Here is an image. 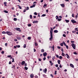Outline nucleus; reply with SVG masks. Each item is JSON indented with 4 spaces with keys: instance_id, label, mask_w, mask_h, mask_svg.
I'll return each mask as SVG.
<instances>
[{
    "instance_id": "obj_1",
    "label": "nucleus",
    "mask_w": 78,
    "mask_h": 78,
    "mask_svg": "<svg viewBox=\"0 0 78 78\" xmlns=\"http://www.w3.org/2000/svg\"><path fill=\"white\" fill-rule=\"evenodd\" d=\"M50 37L49 38V41H52L53 40V28H51L50 31Z\"/></svg>"
},
{
    "instance_id": "obj_2",
    "label": "nucleus",
    "mask_w": 78,
    "mask_h": 78,
    "mask_svg": "<svg viewBox=\"0 0 78 78\" xmlns=\"http://www.w3.org/2000/svg\"><path fill=\"white\" fill-rule=\"evenodd\" d=\"M6 34L9 36H11V35H12V33L9 31L6 32Z\"/></svg>"
},
{
    "instance_id": "obj_3",
    "label": "nucleus",
    "mask_w": 78,
    "mask_h": 78,
    "mask_svg": "<svg viewBox=\"0 0 78 78\" xmlns=\"http://www.w3.org/2000/svg\"><path fill=\"white\" fill-rule=\"evenodd\" d=\"M71 46L73 48V49L76 50V49H75V48H76V46H75V45L74 44L72 43L71 44Z\"/></svg>"
},
{
    "instance_id": "obj_4",
    "label": "nucleus",
    "mask_w": 78,
    "mask_h": 78,
    "mask_svg": "<svg viewBox=\"0 0 78 78\" xmlns=\"http://www.w3.org/2000/svg\"><path fill=\"white\" fill-rule=\"evenodd\" d=\"M16 30V31H19L20 32H21V30H20V28H15Z\"/></svg>"
},
{
    "instance_id": "obj_5",
    "label": "nucleus",
    "mask_w": 78,
    "mask_h": 78,
    "mask_svg": "<svg viewBox=\"0 0 78 78\" xmlns=\"http://www.w3.org/2000/svg\"><path fill=\"white\" fill-rule=\"evenodd\" d=\"M71 22L73 23H76V21H75L74 20H71Z\"/></svg>"
},
{
    "instance_id": "obj_6",
    "label": "nucleus",
    "mask_w": 78,
    "mask_h": 78,
    "mask_svg": "<svg viewBox=\"0 0 78 78\" xmlns=\"http://www.w3.org/2000/svg\"><path fill=\"white\" fill-rule=\"evenodd\" d=\"M43 55L44 57H45V56L47 55V53L46 52H44L43 53Z\"/></svg>"
},
{
    "instance_id": "obj_7",
    "label": "nucleus",
    "mask_w": 78,
    "mask_h": 78,
    "mask_svg": "<svg viewBox=\"0 0 78 78\" xmlns=\"http://www.w3.org/2000/svg\"><path fill=\"white\" fill-rule=\"evenodd\" d=\"M64 42V45L65 46H66L67 49H68V48H69V46L67 45H66V43H65V42Z\"/></svg>"
},
{
    "instance_id": "obj_8",
    "label": "nucleus",
    "mask_w": 78,
    "mask_h": 78,
    "mask_svg": "<svg viewBox=\"0 0 78 78\" xmlns=\"http://www.w3.org/2000/svg\"><path fill=\"white\" fill-rule=\"evenodd\" d=\"M25 63V61H23L22 62L21 64L22 66H23Z\"/></svg>"
},
{
    "instance_id": "obj_9",
    "label": "nucleus",
    "mask_w": 78,
    "mask_h": 78,
    "mask_svg": "<svg viewBox=\"0 0 78 78\" xmlns=\"http://www.w3.org/2000/svg\"><path fill=\"white\" fill-rule=\"evenodd\" d=\"M60 5L63 8L64 7V6H65V5H64V4H60Z\"/></svg>"
},
{
    "instance_id": "obj_10",
    "label": "nucleus",
    "mask_w": 78,
    "mask_h": 78,
    "mask_svg": "<svg viewBox=\"0 0 78 78\" xmlns=\"http://www.w3.org/2000/svg\"><path fill=\"white\" fill-rule=\"evenodd\" d=\"M70 66L71 67H72V68H74V66H73V65L70 64Z\"/></svg>"
},
{
    "instance_id": "obj_11",
    "label": "nucleus",
    "mask_w": 78,
    "mask_h": 78,
    "mask_svg": "<svg viewBox=\"0 0 78 78\" xmlns=\"http://www.w3.org/2000/svg\"><path fill=\"white\" fill-rule=\"evenodd\" d=\"M36 6V4L34 5H33L30 6V8H34Z\"/></svg>"
},
{
    "instance_id": "obj_12",
    "label": "nucleus",
    "mask_w": 78,
    "mask_h": 78,
    "mask_svg": "<svg viewBox=\"0 0 78 78\" xmlns=\"http://www.w3.org/2000/svg\"><path fill=\"white\" fill-rule=\"evenodd\" d=\"M47 68H45L44 70L43 71V72H44L45 73H46V72H47Z\"/></svg>"
},
{
    "instance_id": "obj_13",
    "label": "nucleus",
    "mask_w": 78,
    "mask_h": 78,
    "mask_svg": "<svg viewBox=\"0 0 78 78\" xmlns=\"http://www.w3.org/2000/svg\"><path fill=\"white\" fill-rule=\"evenodd\" d=\"M66 56H67V58L68 59H69L70 58V56H69V55L67 54H66Z\"/></svg>"
},
{
    "instance_id": "obj_14",
    "label": "nucleus",
    "mask_w": 78,
    "mask_h": 78,
    "mask_svg": "<svg viewBox=\"0 0 78 78\" xmlns=\"http://www.w3.org/2000/svg\"><path fill=\"white\" fill-rule=\"evenodd\" d=\"M34 76V75H33V74H31L30 75V78H33Z\"/></svg>"
},
{
    "instance_id": "obj_15",
    "label": "nucleus",
    "mask_w": 78,
    "mask_h": 78,
    "mask_svg": "<svg viewBox=\"0 0 78 78\" xmlns=\"http://www.w3.org/2000/svg\"><path fill=\"white\" fill-rule=\"evenodd\" d=\"M57 62L58 63V64H60V63L61 62V61L59 60H58L57 61Z\"/></svg>"
},
{
    "instance_id": "obj_16",
    "label": "nucleus",
    "mask_w": 78,
    "mask_h": 78,
    "mask_svg": "<svg viewBox=\"0 0 78 78\" xmlns=\"http://www.w3.org/2000/svg\"><path fill=\"white\" fill-rule=\"evenodd\" d=\"M17 6L19 7V8L20 9H22V7L20 6L19 5H17Z\"/></svg>"
},
{
    "instance_id": "obj_17",
    "label": "nucleus",
    "mask_w": 78,
    "mask_h": 78,
    "mask_svg": "<svg viewBox=\"0 0 78 78\" xmlns=\"http://www.w3.org/2000/svg\"><path fill=\"white\" fill-rule=\"evenodd\" d=\"M64 42H63V43H62L60 44V45L61 46H62H62H63V45L64 44Z\"/></svg>"
},
{
    "instance_id": "obj_18",
    "label": "nucleus",
    "mask_w": 78,
    "mask_h": 78,
    "mask_svg": "<svg viewBox=\"0 0 78 78\" xmlns=\"http://www.w3.org/2000/svg\"><path fill=\"white\" fill-rule=\"evenodd\" d=\"M37 22H38L37 21H34L33 22V23H37Z\"/></svg>"
},
{
    "instance_id": "obj_19",
    "label": "nucleus",
    "mask_w": 78,
    "mask_h": 78,
    "mask_svg": "<svg viewBox=\"0 0 78 78\" xmlns=\"http://www.w3.org/2000/svg\"><path fill=\"white\" fill-rule=\"evenodd\" d=\"M65 21H66V23H69V20H65Z\"/></svg>"
},
{
    "instance_id": "obj_20",
    "label": "nucleus",
    "mask_w": 78,
    "mask_h": 78,
    "mask_svg": "<svg viewBox=\"0 0 78 78\" xmlns=\"http://www.w3.org/2000/svg\"><path fill=\"white\" fill-rule=\"evenodd\" d=\"M54 33H58V30H54Z\"/></svg>"
},
{
    "instance_id": "obj_21",
    "label": "nucleus",
    "mask_w": 78,
    "mask_h": 78,
    "mask_svg": "<svg viewBox=\"0 0 78 78\" xmlns=\"http://www.w3.org/2000/svg\"><path fill=\"white\" fill-rule=\"evenodd\" d=\"M45 16H46V14H44L41 15V17H45Z\"/></svg>"
},
{
    "instance_id": "obj_22",
    "label": "nucleus",
    "mask_w": 78,
    "mask_h": 78,
    "mask_svg": "<svg viewBox=\"0 0 78 78\" xmlns=\"http://www.w3.org/2000/svg\"><path fill=\"white\" fill-rule=\"evenodd\" d=\"M56 20H58V19H59V16H56Z\"/></svg>"
},
{
    "instance_id": "obj_23",
    "label": "nucleus",
    "mask_w": 78,
    "mask_h": 78,
    "mask_svg": "<svg viewBox=\"0 0 78 78\" xmlns=\"http://www.w3.org/2000/svg\"><path fill=\"white\" fill-rule=\"evenodd\" d=\"M17 19L16 18H14L13 19V20H14V21H17Z\"/></svg>"
},
{
    "instance_id": "obj_24",
    "label": "nucleus",
    "mask_w": 78,
    "mask_h": 78,
    "mask_svg": "<svg viewBox=\"0 0 78 78\" xmlns=\"http://www.w3.org/2000/svg\"><path fill=\"white\" fill-rule=\"evenodd\" d=\"M47 5L46 4H44L43 7L44 8H45V6H46V8H47V6H46Z\"/></svg>"
},
{
    "instance_id": "obj_25",
    "label": "nucleus",
    "mask_w": 78,
    "mask_h": 78,
    "mask_svg": "<svg viewBox=\"0 0 78 78\" xmlns=\"http://www.w3.org/2000/svg\"><path fill=\"white\" fill-rule=\"evenodd\" d=\"M35 45L36 46H37L38 45V44L36 42L35 43Z\"/></svg>"
},
{
    "instance_id": "obj_26",
    "label": "nucleus",
    "mask_w": 78,
    "mask_h": 78,
    "mask_svg": "<svg viewBox=\"0 0 78 78\" xmlns=\"http://www.w3.org/2000/svg\"><path fill=\"white\" fill-rule=\"evenodd\" d=\"M24 68H25V70H28V67H27L26 66H25L24 67Z\"/></svg>"
},
{
    "instance_id": "obj_27",
    "label": "nucleus",
    "mask_w": 78,
    "mask_h": 78,
    "mask_svg": "<svg viewBox=\"0 0 78 78\" xmlns=\"http://www.w3.org/2000/svg\"><path fill=\"white\" fill-rule=\"evenodd\" d=\"M2 34H5L6 33V32H5V31H3L2 32Z\"/></svg>"
},
{
    "instance_id": "obj_28",
    "label": "nucleus",
    "mask_w": 78,
    "mask_h": 78,
    "mask_svg": "<svg viewBox=\"0 0 78 78\" xmlns=\"http://www.w3.org/2000/svg\"><path fill=\"white\" fill-rule=\"evenodd\" d=\"M4 12L5 13H8V11L5 10L4 11Z\"/></svg>"
},
{
    "instance_id": "obj_29",
    "label": "nucleus",
    "mask_w": 78,
    "mask_h": 78,
    "mask_svg": "<svg viewBox=\"0 0 78 78\" xmlns=\"http://www.w3.org/2000/svg\"><path fill=\"white\" fill-rule=\"evenodd\" d=\"M27 39L28 40H30L31 39L30 37H28L27 38Z\"/></svg>"
},
{
    "instance_id": "obj_30",
    "label": "nucleus",
    "mask_w": 78,
    "mask_h": 78,
    "mask_svg": "<svg viewBox=\"0 0 78 78\" xmlns=\"http://www.w3.org/2000/svg\"><path fill=\"white\" fill-rule=\"evenodd\" d=\"M30 19H33V16H32V15H30Z\"/></svg>"
},
{
    "instance_id": "obj_31",
    "label": "nucleus",
    "mask_w": 78,
    "mask_h": 78,
    "mask_svg": "<svg viewBox=\"0 0 78 78\" xmlns=\"http://www.w3.org/2000/svg\"><path fill=\"white\" fill-rule=\"evenodd\" d=\"M28 27H31V24H28Z\"/></svg>"
},
{
    "instance_id": "obj_32",
    "label": "nucleus",
    "mask_w": 78,
    "mask_h": 78,
    "mask_svg": "<svg viewBox=\"0 0 78 78\" xmlns=\"http://www.w3.org/2000/svg\"><path fill=\"white\" fill-rule=\"evenodd\" d=\"M62 56H65V54H64V53L63 52H62Z\"/></svg>"
},
{
    "instance_id": "obj_33",
    "label": "nucleus",
    "mask_w": 78,
    "mask_h": 78,
    "mask_svg": "<svg viewBox=\"0 0 78 78\" xmlns=\"http://www.w3.org/2000/svg\"><path fill=\"white\" fill-rule=\"evenodd\" d=\"M41 52H42V53H43V52H44V49H42L41 50Z\"/></svg>"
},
{
    "instance_id": "obj_34",
    "label": "nucleus",
    "mask_w": 78,
    "mask_h": 78,
    "mask_svg": "<svg viewBox=\"0 0 78 78\" xmlns=\"http://www.w3.org/2000/svg\"><path fill=\"white\" fill-rule=\"evenodd\" d=\"M54 48H55V46L53 45L52 46V48L53 49V50H52L53 51H54Z\"/></svg>"
},
{
    "instance_id": "obj_35",
    "label": "nucleus",
    "mask_w": 78,
    "mask_h": 78,
    "mask_svg": "<svg viewBox=\"0 0 78 78\" xmlns=\"http://www.w3.org/2000/svg\"><path fill=\"white\" fill-rule=\"evenodd\" d=\"M59 58L60 59H62V57L61 56H60L59 57Z\"/></svg>"
},
{
    "instance_id": "obj_36",
    "label": "nucleus",
    "mask_w": 78,
    "mask_h": 78,
    "mask_svg": "<svg viewBox=\"0 0 78 78\" xmlns=\"http://www.w3.org/2000/svg\"><path fill=\"white\" fill-rule=\"evenodd\" d=\"M34 15H36V16H37V13L36 12H34Z\"/></svg>"
},
{
    "instance_id": "obj_37",
    "label": "nucleus",
    "mask_w": 78,
    "mask_h": 78,
    "mask_svg": "<svg viewBox=\"0 0 78 78\" xmlns=\"http://www.w3.org/2000/svg\"><path fill=\"white\" fill-rule=\"evenodd\" d=\"M17 39H18L19 40H20V39H21V37H17Z\"/></svg>"
},
{
    "instance_id": "obj_38",
    "label": "nucleus",
    "mask_w": 78,
    "mask_h": 78,
    "mask_svg": "<svg viewBox=\"0 0 78 78\" xmlns=\"http://www.w3.org/2000/svg\"><path fill=\"white\" fill-rule=\"evenodd\" d=\"M17 47H18V48H20V45H17L16 46Z\"/></svg>"
},
{
    "instance_id": "obj_39",
    "label": "nucleus",
    "mask_w": 78,
    "mask_h": 78,
    "mask_svg": "<svg viewBox=\"0 0 78 78\" xmlns=\"http://www.w3.org/2000/svg\"><path fill=\"white\" fill-rule=\"evenodd\" d=\"M26 46H27V45H26V44H24L23 47L24 48H26Z\"/></svg>"
},
{
    "instance_id": "obj_40",
    "label": "nucleus",
    "mask_w": 78,
    "mask_h": 78,
    "mask_svg": "<svg viewBox=\"0 0 78 78\" xmlns=\"http://www.w3.org/2000/svg\"><path fill=\"white\" fill-rule=\"evenodd\" d=\"M78 28H75V30H76V31H78Z\"/></svg>"
},
{
    "instance_id": "obj_41",
    "label": "nucleus",
    "mask_w": 78,
    "mask_h": 78,
    "mask_svg": "<svg viewBox=\"0 0 78 78\" xmlns=\"http://www.w3.org/2000/svg\"><path fill=\"white\" fill-rule=\"evenodd\" d=\"M43 61H45V59H46V57H44V58H43Z\"/></svg>"
},
{
    "instance_id": "obj_42",
    "label": "nucleus",
    "mask_w": 78,
    "mask_h": 78,
    "mask_svg": "<svg viewBox=\"0 0 78 78\" xmlns=\"http://www.w3.org/2000/svg\"><path fill=\"white\" fill-rule=\"evenodd\" d=\"M73 54H74V55H78V54H77L76 52H74Z\"/></svg>"
},
{
    "instance_id": "obj_43",
    "label": "nucleus",
    "mask_w": 78,
    "mask_h": 78,
    "mask_svg": "<svg viewBox=\"0 0 78 78\" xmlns=\"http://www.w3.org/2000/svg\"><path fill=\"white\" fill-rule=\"evenodd\" d=\"M63 36L65 37H66V35L65 34H63Z\"/></svg>"
},
{
    "instance_id": "obj_44",
    "label": "nucleus",
    "mask_w": 78,
    "mask_h": 78,
    "mask_svg": "<svg viewBox=\"0 0 78 78\" xmlns=\"http://www.w3.org/2000/svg\"><path fill=\"white\" fill-rule=\"evenodd\" d=\"M55 59V56H54L53 58H52V59L53 60H54Z\"/></svg>"
},
{
    "instance_id": "obj_45",
    "label": "nucleus",
    "mask_w": 78,
    "mask_h": 78,
    "mask_svg": "<svg viewBox=\"0 0 78 78\" xmlns=\"http://www.w3.org/2000/svg\"><path fill=\"white\" fill-rule=\"evenodd\" d=\"M12 69L13 68V69H15V65H13L12 67Z\"/></svg>"
},
{
    "instance_id": "obj_46",
    "label": "nucleus",
    "mask_w": 78,
    "mask_h": 78,
    "mask_svg": "<svg viewBox=\"0 0 78 78\" xmlns=\"http://www.w3.org/2000/svg\"><path fill=\"white\" fill-rule=\"evenodd\" d=\"M58 21H61V19L58 18Z\"/></svg>"
},
{
    "instance_id": "obj_47",
    "label": "nucleus",
    "mask_w": 78,
    "mask_h": 78,
    "mask_svg": "<svg viewBox=\"0 0 78 78\" xmlns=\"http://www.w3.org/2000/svg\"><path fill=\"white\" fill-rule=\"evenodd\" d=\"M41 60H42L41 58H38L39 61H41Z\"/></svg>"
},
{
    "instance_id": "obj_48",
    "label": "nucleus",
    "mask_w": 78,
    "mask_h": 78,
    "mask_svg": "<svg viewBox=\"0 0 78 78\" xmlns=\"http://www.w3.org/2000/svg\"><path fill=\"white\" fill-rule=\"evenodd\" d=\"M72 17H74V14H73V13L72 14Z\"/></svg>"
},
{
    "instance_id": "obj_49",
    "label": "nucleus",
    "mask_w": 78,
    "mask_h": 78,
    "mask_svg": "<svg viewBox=\"0 0 78 78\" xmlns=\"http://www.w3.org/2000/svg\"><path fill=\"white\" fill-rule=\"evenodd\" d=\"M26 10H28L29 9V7H27V8L26 9Z\"/></svg>"
},
{
    "instance_id": "obj_50",
    "label": "nucleus",
    "mask_w": 78,
    "mask_h": 78,
    "mask_svg": "<svg viewBox=\"0 0 78 78\" xmlns=\"http://www.w3.org/2000/svg\"><path fill=\"white\" fill-rule=\"evenodd\" d=\"M55 67H58V64H56L55 65Z\"/></svg>"
},
{
    "instance_id": "obj_51",
    "label": "nucleus",
    "mask_w": 78,
    "mask_h": 78,
    "mask_svg": "<svg viewBox=\"0 0 78 78\" xmlns=\"http://www.w3.org/2000/svg\"><path fill=\"white\" fill-rule=\"evenodd\" d=\"M46 12L47 13H48V10L47 9L46 10Z\"/></svg>"
},
{
    "instance_id": "obj_52",
    "label": "nucleus",
    "mask_w": 78,
    "mask_h": 78,
    "mask_svg": "<svg viewBox=\"0 0 78 78\" xmlns=\"http://www.w3.org/2000/svg\"><path fill=\"white\" fill-rule=\"evenodd\" d=\"M61 51H62V52L63 53V52H64V51H63V49L62 48V49L61 50Z\"/></svg>"
},
{
    "instance_id": "obj_53",
    "label": "nucleus",
    "mask_w": 78,
    "mask_h": 78,
    "mask_svg": "<svg viewBox=\"0 0 78 78\" xmlns=\"http://www.w3.org/2000/svg\"><path fill=\"white\" fill-rule=\"evenodd\" d=\"M57 72V71H55V75H56Z\"/></svg>"
},
{
    "instance_id": "obj_54",
    "label": "nucleus",
    "mask_w": 78,
    "mask_h": 78,
    "mask_svg": "<svg viewBox=\"0 0 78 78\" xmlns=\"http://www.w3.org/2000/svg\"><path fill=\"white\" fill-rule=\"evenodd\" d=\"M75 32H76V31H72L73 33H75Z\"/></svg>"
},
{
    "instance_id": "obj_55",
    "label": "nucleus",
    "mask_w": 78,
    "mask_h": 78,
    "mask_svg": "<svg viewBox=\"0 0 78 78\" xmlns=\"http://www.w3.org/2000/svg\"><path fill=\"white\" fill-rule=\"evenodd\" d=\"M55 56L57 58H59V55H56Z\"/></svg>"
},
{
    "instance_id": "obj_56",
    "label": "nucleus",
    "mask_w": 78,
    "mask_h": 78,
    "mask_svg": "<svg viewBox=\"0 0 78 78\" xmlns=\"http://www.w3.org/2000/svg\"><path fill=\"white\" fill-rule=\"evenodd\" d=\"M12 63V62H11L10 61L9 62V64H11Z\"/></svg>"
},
{
    "instance_id": "obj_57",
    "label": "nucleus",
    "mask_w": 78,
    "mask_h": 78,
    "mask_svg": "<svg viewBox=\"0 0 78 78\" xmlns=\"http://www.w3.org/2000/svg\"><path fill=\"white\" fill-rule=\"evenodd\" d=\"M59 67H60V68H62V66H61V64H60L59 65Z\"/></svg>"
},
{
    "instance_id": "obj_58",
    "label": "nucleus",
    "mask_w": 78,
    "mask_h": 78,
    "mask_svg": "<svg viewBox=\"0 0 78 78\" xmlns=\"http://www.w3.org/2000/svg\"><path fill=\"white\" fill-rule=\"evenodd\" d=\"M11 55H8L7 57L9 58H11Z\"/></svg>"
},
{
    "instance_id": "obj_59",
    "label": "nucleus",
    "mask_w": 78,
    "mask_h": 78,
    "mask_svg": "<svg viewBox=\"0 0 78 78\" xmlns=\"http://www.w3.org/2000/svg\"><path fill=\"white\" fill-rule=\"evenodd\" d=\"M71 43H75V41H71Z\"/></svg>"
},
{
    "instance_id": "obj_60",
    "label": "nucleus",
    "mask_w": 78,
    "mask_h": 78,
    "mask_svg": "<svg viewBox=\"0 0 78 78\" xmlns=\"http://www.w3.org/2000/svg\"><path fill=\"white\" fill-rule=\"evenodd\" d=\"M57 48H58V49H60V48H61V47L59 46H58Z\"/></svg>"
},
{
    "instance_id": "obj_61",
    "label": "nucleus",
    "mask_w": 78,
    "mask_h": 78,
    "mask_svg": "<svg viewBox=\"0 0 78 78\" xmlns=\"http://www.w3.org/2000/svg\"><path fill=\"white\" fill-rule=\"evenodd\" d=\"M50 76H52V78H53V77H54L53 76V75H52V74H51L50 75Z\"/></svg>"
},
{
    "instance_id": "obj_62",
    "label": "nucleus",
    "mask_w": 78,
    "mask_h": 78,
    "mask_svg": "<svg viewBox=\"0 0 78 78\" xmlns=\"http://www.w3.org/2000/svg\"><path fill=\"white\" fill-rule=\"evenodd\" d=\"M53 64H54V63H51V66H53Z\"/></svg>"
},
{
    "instance_id": "obj_63",
    "label": "nucleus",
    "mask_w": 78,
    "mask_h": 78,
    "mask_svg": "<svg viewBox=\"0 0 78 78\" xmlns=\"http://www.w3.org/2000/svg\"><path fill=\"white\" fill-rule=\"evenodd\" d=\"M5 53V52L3 51H2V54H3Z\"/></svg>"
},
{
    "instance_id": "obj_64",
    "label": "nucleus",
    "mask_w": 78,
    "mask_h": 78,
    "mask_svg": "<svg viewBox=\"0 0 78 78\" xmlns=\"http://www.w3.org/2000/svg\"><path fill=\"white\" fill-rule=\"evenodd\" d=\"M34 52H35L36 51V50L35 48H34Z\"/></svg>"
}]
</instances>
